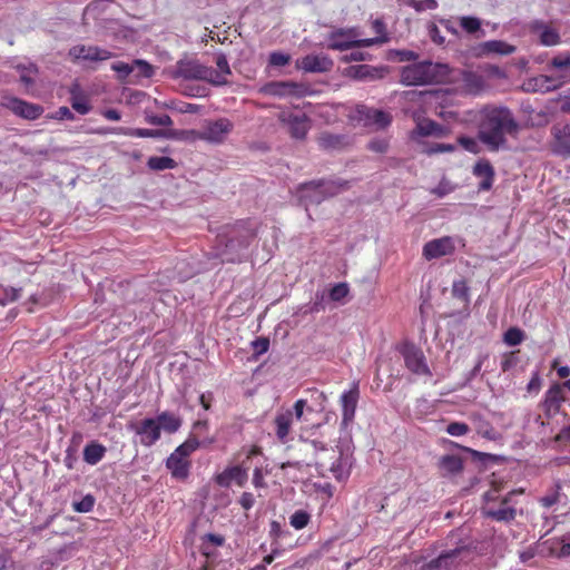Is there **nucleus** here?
<instances>
[{
    "instance_id": "obj_1",
    "label": "nucleus",
    "mask_w": 570,
    "mask_h": 570,
    "mask_svg": "<svg viewBox=\"0 0 570 570\" xmlns=\"http://www.w3.org/2000/svg\"><path fill=\"white\" fill-rule=\"evenodd\" d=\"M519 125L507 107H485L480 111L478 138L489 150L505 147V135H515Z\"/></svg>"
},
{
    "instance_id": "obj_2",
    "label": "nucleus",
    "mask_w": 570,
    "mask_h": 570,
    "mask_svg": "<svg viewBox=\"0 0 570 570\" xmlns=\"http://www.w3.org/2000/svg\"><path fill=\"white\" fill-rule=\"evenodd\" d=\"M257 229L249 219L226 225L217 235V256L223 263L240 262L242 253L256 238Z\"/></svg>"
},
{
    "instance_id": "obj_3",
    "label": "nucleus",
    "mask_w": 570,
    "mask_h": 570,
    "mask_svg": "<svg viewBox=\"0 0 570 570\" xmlns=\"http://www.w3.org/2000/svg\"><path fill=\"white\" fill-rule=\"evenodd\" d=\"M449 72L448 65L421 61L402 68L401 82L406 86L438 83L444 81Z\"/></svg>"
},
{
    "instance_id": "obj_4",
    "label": "nucleus",
    "mask_w": 570,
    "mask_h": 570,
    "mask_svg": "<svg viewBox=\"0 0 570 570\" xmlns=\"http://www.w3.org/2000/svg\"><path fill=\"white\" fill-rule=\"evenodd\" d=\"M213 442L214 439L199 441L195 435H189L184 443L175 449L166 461V468L169 470L171 476L177 480H186L191 466L189 460L190 454L197 449L212 444Z\"/></svg>"
},
{
    "instance_id": "obj_5",
    "label": "nucleus",
    "mask_w": 570,
    "mask_h": 570,
    "mask_svg": "<svg viewBox=\"0 0 570 570\" xmlns=\"http://www.w3.org/2000/svg\"><path fill=\"white\" fill-rule=\"evenodd\" d=\"M523 493V490L510 491L507 495L500 498L497 490H490L484 494V505L482 514L498 522H511L517 517V502L513 498Z\"/></svg>"
},
{
    "instance_id": "obj_6",
    "label": "nucleus",
    "mask_w": 570,
    "mask_h": 570,
    "mask_svg": "<svg viewBox=\"0 0 570 570\" xmlns=\"http://www.w3.org/2000/svg\"><path fill=\"white\" fill-rule=\"evenodd\" d=\"M173 75L174 78L207 81L212 85H219L223 81L215 69L193 59L179 60L175 66Z\"/></svg>"
},
{
    "instance_id": "obj_7",
    "label": "nucleus",
    "mask_w": 570,
    "mask_h": 570,
    "mask_svg": "<svg viewBox=\"0 0 570 570\" xmlns=\"http://www.w3.org/2000/svg\"><path fill=\"white\" fill-rule=\"evenodd\" d=\"M327 49L344 51L373 46L377 39H360L357 28H338L327 36Z\"/></svg>"
},
{
    "instance_id": "obj_8",
    "label": "nucleus",
    "mask_w": 570,
    "mask_h": 570,
    "mask_svg": "<svg viewBox=\"0 0 570 570\" xmlns=\"http://www.w3.org/2000/svg\"><path fill=\"white\" fill-rule=\"evenodd\" d=\"M564 402L566 394L563 392V386L559 383L552 384L547 390L543 400L539 404L543 415H538L535 423L542 428L549 426L551 424V420L560 413L561 406Z\"/></svg>"
},
{
    "instance_id": "obj_9",
    "label": "nucleus",
    "mask_w": 570,
    "mask_h": 570,
    "mask_svg": "<svg viewBox=\"0 0 570 570\" xmlns=\"http://www.w3.org/2000/svg\"><path fill=\"white\" fill-rule=\"evenodd\" d=\"M234 124L227 118L205 121L203 128L193 131L195 138L210 144H223L227 136L233 131Z\"/></svg>"
},
{
    "instance_id": "obj_10",
    "label": "nucleus",
    "mask_w": 570,
    "mask_h": 570,
    "mask_svg": "<svg viewBox=\"0 0 570 570\" xmlns=\"http://www.w3.org/2000/svg\"><path fill=\"white\" fill-rule=\"evenodd\" d=\"M397 351L403 356L404 364L410 372L416 375H431L421 347L412 342H404L397 347Z\"/></svg>"
},
{
    "instance_id": "obj_11",
    "label": "nucleus",
    "mask_w": 570,
    "mask_h": 570,
    "mask_svg": "<svg viewBox=\"0 0 570 570\" xmlns=\"http://www.w3.org/2000/svg\"><path fill=\"white\" fill-rule=\"evenodd\" d=\"M277 119L294 139H305L311 128L309 118L304 112L285 109L278 114Z\"/></svg>"
},
{
    "instance_id": "obj_12",
    "label": "nucleus",
    "mask_w": 570,
    "mask_h": 570,
    "mask_svg": "<svg viewBox=\"0 0 570 570\" xmlns=\"http://www.w3.org/2000/svg\"><path fill=\"white\" fill-rule=\"evenodd\" d=\"M1 105L11 110L14 115L28 120H36L43 112L42 106L28 102L17 97L2 96Z\"/></svg>"
},
{
    "instance_id": "obj_13",
    "label": "nucleus",
    "mask_w": 570,
    "mask_h": 570,
    "mask_svg": "<svg viewBox=\"0 0 570 570\" xmlns=\"http://www.w3.org/2000/svg\"><path fill=\"white\" fill-rule=\"evenodd\" d=\"M129 428L140 436V444L144 446L154 445L161 436L160 425L154 417H147L138 423H132Z\"/></svg>"
},
{
    "instance_id": "obj_14",
    "label": "nucleus",
    "mask_w": 570,
    "mask_h": 570,
    "mask_svg": "<svg viewBox=\"0 0 570 570\" xmlns=\"http://www.w3.org/2000/svg\"><path fill=\"white\" fill-rule=\"evenodd\" d=\"M528 29L531 33L539 37V42L546 47H553L561 42V37L558 29L553 28L551 23H548L540 19H534L529 22Z\"/></svg>"
},
{
    "instance_id": "obj_15",
    "label": "nucleus",
    "mask_w": 570,
    "mask_h": 570,
    "mask_svg": "<svg viewBox=\"0 0 570 570\" xmlns=\"http://www.w3.org/2000/svg\"><path fill=\"white\" fill-rule=\"evenodd\" d=\"M455 250V243L451 236H443L432 239L423 246V257L428 261L452 255Z\"/></svg>"
},
{
    "instance_id": "obj_16",
    "label": "nucleus",
    "mask_w": 570,
    "mask_h": 570,
    "mask_svg": "<svg viewBox=\"0 0 570 570\" xmlns=\"http://www.w3.org/2000/svg\"><path fill=\"white\" fill-rule=\"evenodd\" d=\"M247 466L245 462L239 465L226 468L223 472L215 475V482L223 488H229L234 482L238 487H244L248 480Z\"/></svg>"
},
{
    "instance_id": "obj_17",
    "label": "nucleus",
    "mask_w": 570,
    "mask_h": 570,
    "mask_svg": "<svg viewBox=\"0 0 570 570\" xmlns=\"http://www.w3.org/2000/svg\"><path fill=\"white\" fill-rule=\"evenodd\" d=\"M551 134V150L556 155L570 157V122L554 125Z\"/></svg>"
},
{
    "instance_id": "obj_18",
    "label": "nucleus",
    "mask_w": 570,
    "mask_h": 570,
    "mask_svg": "<svg viewBox=\"0 0 570 570\" xmlns=\"http://www.w3.org/2000/svg\"><path fill=\"white\" fill-rule=\"evenodd\" d=\"M69 56L75 60L104 61L110 59L114 55L107 49L98 46L77 45L70 48Z\"/></svg>"
},
{
    "instance_id": "obj_19",
    "label": "nucleus",
    "mask_w": 570,
    "mask_h": 570,
    "mask_svg": "<svg viewBox=\"0 0 570 570\" xmlns=\"http://www.w3.org/2000/svg\"><path fill=\"white\" fill-rule=\"evenodd\" d=\"M334 66L327 55H307L296 61V67L305 72H328Z\"/></svg>"
},
{
    "instance_id": "obj_20",
    "label": "nucleus",
    "mask_w": 570,
    "mask_h": 570,
    "mask_svg": "<svg viewBox=\"0 0 570 570\" xmlns=\"http://www.w3.org/2000/svg\"><path fill=\"white\" fill-rule=\"evenodd\" d=\"M360 397L357 385H354L351 390L345 391L341 395L342 406V426L347 428L354 420L356 406Z\"/></svg>"
},
{
    "instance_id": "obj_21",
    "label": "nucleus",
    "mask_w": 570,
    "mask_h": 570,
    "mask_svg": "<svg viewBox=\"0 0 570 570\" xmlns=\"http://www.w3.org/2000/svg\"><path fill=\"white\" fill-rule=\"evenodd\" d=\"M387 73V67H373L370 65L350 66L345 69V76L356 80L382 79Z\"/></svg>"
},
{
    "instance_id": "obj_22",
    "label": "nucleus",
    "mask_w": 570,
    "mask_h": 570,
    "mask_svg": "<svg viewBox=\"0 0 570 570\" xmlns=\"http://www.w3.org/2000/svg\"><path fill=\"white\" fill-rule=\"evenodd\" d=\"M356 112L360 116V120H363L365 125H375L377 128H385L392 120L390 114L383 110L368 108L364 105L357 106Z\"/></svg>"
},
{
    "instance_id": "obj_23",
    "label": "nucleus",
    "mask_w": 570,
    "mask_h": 570,
    "mask_svg": "<svg viewBox=\"0 0 570 570\" xmlns=\"http://www.w3.org/2000/svg\"><path fill=\"white\" fill-rule=\"evenodd\" d=\"M353 465V456L348 450L344 451L342 449L338 450V454L334 462L330 465V471L333 476L342 482L348 479L351 474V469Z\"/></svg>"
},
{
    "instance_id": "obj_24",
    "label": "nucleus",
    "mask_w": 570,
    "mask_h": 570,
    "mask_svg": "<svg viewBox=\"0 0 570 570\" xmlns=\"http://www.w3.org/2000/svg\"><path fill=\"white\" fill-rule=\"evenodd\" d=\"M473 175L481 178L479 190H490L494 183L495 171L488 159H480L473 166Z\"/></svg>"
},
{
    "instance_id": "obj_25",
    "label": "nucleus",
    "mask_w": 570,
    "mask_h": 570,
    "mask_svg": "<svg viewBox=\"0 0 570 570\" xmlns=\"http://www.w3.org/2000/svg\"><path fill=\"white\" fill-rule=\"evenodd\" d=\"M460 81L463 90L470 95H479L485 87L483 76L471 70L461 71Z\"/></svg>"
},
{
    "instance_id": "obj_26",
    "label": "nucleus",
    "mask_w": 570,
    "mask_h": 570,
    "mask_svg": "<svg viewBox=\"0 0 570 570\" xmlns=\"http://www.w3.org/2000/svg\"><path fill=\"white\" fill-rule=\"evenodd\" d=\"M318 146L324 150H342L351 145L345 135L322 132L317 138Z\"/></svg>"
},
{
    "instance_id": "obj_27",
    "label": "nucleus",
    "mask_w": 570,
    "mask_h": 570,
    "mask_svg": "<svg viewBox=\"0 0 570 570\" xmlns=\"http://www.w3.org/2000/svg\"><path fill=\"white\" fill-rule=\"evenodd\" d=\"M275 424V434L279 442L286 443L288 441V435L293 424V412L291 410H286L282 413H278L274 420Z\"/></svg>"
},
{
    "instance_id": "obj_28",
    "label": "nucleus",
    "mask_w": 570,
    "mask_h": 570,
    "mask_svg": "<svg viewBox=\"0 0 570 570\" xmlns=\"http://www.w3.org/2000/svg\"><path fill=\"white\" fill-rule=\"evenodd\" d=\"M443 135V127L431 119L417 120L415 128L411 131V138L413 139L428 136L441 137Z\"/></svg>"
},
{
    "instance_id": "obj_29",
    "label": "nucleus",
    "mask_w": 570,
    "mask_h": 570,
    "mask_svg": "<svg viewBox=\"0 0 570 570\" xmlns=\"http://www.w3.org/2000/svg\"><path fill=\"white\" fill-rule=\"evenodd\" d=\"M71 107L80 115H87L91 110V105L88 96L81 90L78 83H75L69 89Z\"/></svg>"
},
{
    "instance_id": "obj_30",
    "label": "nucleus",
    "mask_w": 570,
    "mask_h": 570,
    "mask_svg": "<svg viewBox=\"0 0 570 570\" xmlns=\"http://www.w3.org/2000/svg\"><path fill=\"white\" fill-rule=\"evenodd\" d=\"M438 468L442 475H454L463 470V460L456 454H445L440 458Z\"/></svg>"
},
{
    "instance_id": "obj_31",
    "label": "nucleus",
    "mask_w": 570,
    "mask_h": 570,
    "mask_svg": "<svg viewBox=\"0 0 570 570\" xmlns=\"http://www.w3.org/2000/svg\"><path fill=\"white\" fill-rule=\"evenodd\" d=\"M301 199L311 203H320L324 196V184L322 181H309L301 185Z\"/></svg>"
},
{
    "instance_id": "obj_32",
    "label": "nucleus",
    "mask_w": 570,
    "mask_h": 570,
    "mask_svg": "<svg viewBox=\"0 0 570 570\" xmlns=\"http://www.w3.org/2000/svg\"><path fill=\"white\" fill-rule=\"evenodd\" d=\"M156 421L160 425V431L163 430L168 434L176 433L183 424L180 416L169 411L159 413L156 417Z\"/></svg>"
},
{
    "instance_id": "obj_33",
    "label": "nucleus",
    "mask_w": 570,
    "mask_h": 570,
    "mask_svg": "<svg viewBox=\"0 0 570 570\" xmlns=\"http://www.w3.org/2000/svg\"><path fill=\"white\" fill-rule=\"evenodd\" d=\"M298 87L297 83L292 81H273L267 83L263 90L265 94L272 96L284 97L296 94Z\"/></svg>"
},
{
    "instance_id": "obj_34",
    "label": "nucleus",
    "mask_w": 570,
    "mask_h": 570,
    "mask_svg": "<svg viewBox=\"0 0 570 570\" xmlns=\"http://www.w3.org/2000/svg\"><path fill=\"white\" fill-rule=\"evenodd\" d=\"M515 47L503 40H490L481 45V51L484 55L497 53L502 56L512 55L515 51Z\"/></svg>"
},
{
    "instance_id": "obj_35",
    "label": "nucleus",
    "mask_w": 570,
    "mask_h": 570,
    "mask_svg": "<svg viewBox=\"0 0 570 570\" xmlns=\"http://www.w3.org/2000/svg\"><path fill=\"white\" fill-rule=\"evenodd\" d=\"M106 451L107 449L105 445L97 441H92L83 449V460L90 465H96L104 459Z\"/></svg>"
},
{
    "instance_id": "obj_36",
    "label": "nucleus",
    "mask_w": 570,
    "mask_h": 570,
    "mask_svg": "<svg viewBox=\"0 0 570 570\" xmlns=\"http://www.w3.org/2000/svg\"><path fill=\"white\" fill-rule=\"evenodd\" d=\"M462 549H453L441 553L438 558L431 560L423 567V570H448L452 563V560L461 552Z\"/></svg>"
},
{
    "instance_id": "obj_37",
    "label": "nucleus",
    "mask_w": 570,
    "mask_h": 570,
    "mask_svg": "<svg viewBox=\"0 0 570 570\" xmlns=\"http://www.w3.org/2000/svg\"><path fill=\"white\" fill-rule=\"evenodd\" d=\"M99 132L128 135V136H135V137H141V138L157 137L159 135V132L154 129H142V128L129 129V128H121V127L120 128H107V129L100 130Z\"/></svg>"
},
{
    "instance_id": "obj_38",
    "label": "nucleus",
    "mask_w": 570,
    "mask_h": 570,
    "mask_svg": "<svg viewBox=\"0 0 570 570\" xmlns=\"http://www.w3.org/2000/svg\"><path fill=\"white\" fill-rule=\"evenodd\" d=\"M147 166L151 170L160 171V170H165V169H174L177 166V164L170 157H167V156H154V157H150L148 159Z\"/></svg>"
},
{
    "instance_id": "obj_39",
    "label": "nucleus",
    "mask_w": 570,
    "mask_h": 570,
    "mask_svg": "<svg viewBox=\"0 0 570 570\" xmlns=\"http://www.w3.org/2000/svg\"><path fill=\"white\" fill-rule=\"evenodd\" d=\"M461 28L469 35H475L476 32H481V36L484 35V31L481 29L482 22L476 17L463 16L459 19Z\"/></svg>"
},
{
    "instance_id": "obj_40",
    "label": "nucleus",
    "mask_w": 570,
    "mask_h": 570,
    "mask_svg": "<svg viewBox=\"0 0 570 570\" xmlns=\"http://www.w3.org/2000/svg\"><path fill=\"white\" fill-rule=\"evenodd\" d=\"M225 543V538L222 534L207 533L203 537L202 550L203 553L209 557L213 551L212 547H222Z\"/></svg>"
},
{
    "instance_id": "obj_41",
    "label": "nucleus",
    "mask_w": 570,
    "mask_h": 570,
    "mask_svg": "<svg viewBox=\"0 0 570 570\" xmlns=\"http://www.w3.org/2000/svg\"><path fill=\"white\" fill-rule=\"evenodd\" d=\"M562 497L564 495L561 493V484L558 482L549 493L540 498L539 502L544 508H551L557 503H561Z\"/></svg>"
},
{
    "instance_id": "obj_42",
    "label": "nucleus",
    "mask_w": 570,
    "mask_h": 570,
    "mask_svg": "<svg viewBox=\"0 0 570 570\" xmlns=\"http://www.w3.org/2000/svg\"><path fill=\"white\" fill-rule=\"evenodd\" d=\"M311 521V514L305 510H296L291 517H289V524L296 529L302 530L308 525Z\"/></svg>"
},
{
    "instance_id": "obj_43",
    "label": "nucleus",
    "mask_w": 570,
    "mask_h": 570,
    "mask_svg": "<svg viewBox=\"0 0 570 570\" xmlns=\"http://www.w3.org/2000/svg\"><path fill=\"white\" fill-rule=\"evenodd\" d=\"M216 66L218 70H216V73L223 80L218 86H223L227 83V76L232 73L228 60L224 53H219L216 56Z\"/></svg>"
},
{
    "instance_id": "obj_44",
    "label": "nucleus",
    "mask_w": 570,
    "mask_h": 570,
    "mask_svg": "<svg viewBox=\"0 0 570 570\" xmlns=\"http://www.w3.org/2000/svg\"><path fill=\"white\" fill-rule=\"evenodd\" d=\"M524 332L519 327H510L503 334V342L509 346H515L523 342Z\"/></svg>"
},
{
    "instance_id": "obj_45",
    "label": "nucleus",
    "mask_w": 570,
    "mask_h": 570,
    "mask_svg": "<svg viewBox=\"0 0 570 570\" xmlns=\"http://www.w3.org/2000/svg\"><path fill=\"white\" fill-rule=\"evenodd\" d=\"M550 66L557 70L566 71L570 73V53L569 52H560L557 56H554L551 61Z\"/></svg>"
},
{
    "instance_id": "obj_46",
    "label": "nucleus",
    "mask_w": 570,
    "mask_h": 570,
    "mask_svg": "<svg viewBox=\"0 0 570 570\" xmlns=\"http://www.w3.org/2000/svg\"><path fill=\"white\" fill-rule=\"evenodd\" d=\"M372 29L376 33V37L373 39H377V41L373 42L374 45H382L389 41V37L386 33V27L382 19H375L372 21Z\"/></svg>"
},
{
    "instance_id": "obj_47",
    "label": "nucleus",
    "mask_w": 570,
    "mask_h": 570,
    "mask_svg": "<svg viewBox=\"0 0 570 570\" xmlns=\"http://www.w3.org/2000/svg\"><path fill=\"white\" fill-rule=\"evenodd\" d=\"M134 72L137 77L150 78L154 75V68L145 60L136 59L132 61Z\"/></svg>"
},
{
    "instance_id": "obj_48",
    "label": "nucleus",
    "mask_w": 570,
    "mask_h": 570,
    "mask_svg": "<svg viewBox=\"0 0 570 570\" xmlns=\"http://www.w3.org/2000/svg\"><path fill=\"white\" fill-rule=\"evenodd\" d=\"M95 502L94 495L87 494L80 501H75L72 508L76 512L87 513L94 509Z\"/></svg>"
},
{
    "instance_id": "obj_49",
    "label": "nucleus",
    "mask_w": 570,
    "mask_h": 570,
    "mask_svg": "<svg viewBox=\"0 0 570 570\" xmlns=\"http://www.w3.org/2000/svg\"><path fill=\"white\" fill-rule=\"evenodd\" d=\"M350 293L347 283L335 284L330 291V298L333 302H342Z\"/></svg>"
},
{
    "instance_id": "obj_50",
    "label": "nucleus",
    "mask_w": 570,
    "mask_h": 570,
    "mask_svg": "<svg viewBox=\"0 0 570 570\" xmlns=\"http://www.w3.org/2000/svg\"><path fill=\"white\" fill-rule=\"evenodd\" d=\"M111 69L118 73L120 81H126L129 75L134 72L132 62L117 61L111 65Z\"/></svg>"
},
{
    "instance_id": "obj_51",
    "label": "nucleus",
    "mask_w": 570,
    "mask_h": 570,
    "mask_svg": "<svg viewBox=\"0 0 570 570\" xmlns=\"http://www.w3.org/2000/svg\"><path fill=\"white\" fill-rule=\"evenodd\" d=\"M21 70L20 81L26 86L30 87L35 83V79L31 75H36L38 72V68L35 65H30L29 67H18Z\"/></svg>"
},
{
    "instance_id": "obj_52",
    "label": "nucleus",
    "mask_w": 570,
    "mask_h": 570,
    "mask_svg": "<svg viewBox=\"0 0 570 570\" xmlns=\"http://www.w3.org/2000/svg\"><path fill=\"white\" fill-rule=\"evenodd\" d=\"M452 294L454 297L463 301L469 302V287L466 285L465 281H456L453 283L452 286Z\"/></svg>"
},
{
    "instance_id": "obj_53",
    "label": "nucleus",
    "mask_w": 570,
    "mask_h": 570,
    "mask_svg": "<svg viewBox=\"0 0 570 570\" xmlns=\"http://www.w3.org/2000/svg\"><path fill=\"white\" fill-rule=\"evenodd\" d=\"M458 142L463 149H465L466 151H469L471 154H479L481 150L479 142L476 141L475 138L460 136L458 138Z\"/></svg>"
},
{
    "instance_id": "obj_54",
    "label": "nucleus",
    "mask_w": 570,
    "mask_h": 570,
    "mask_svg": "<svg viewBox=\"0 0 570 570\" xmlns=\"http://www.w3.org/2000/svg\"><path fill=\"white\" fill-rule=\"evenodd\" d=\"M252 347L254 356L258 357L268 351L269 340L263 336L257 337L255 341L252 342Z\"/></svg>"
},
{
    "instance_id": "obj_55",
    "label": "nucleus",
    "mask_w": 570,
    "mask_h": 570,
    "mask_svg": "<svg viewBox=\"0 0 570 570\" xmlns=\"http://www.w3.org/2000/svg\"><path fill=\"white\" fill-rule=\"evenodd\" d=\"M469 431V425L463 422H451L446 426V432L452 436H462L468 434Z\"/></svg>"
},
{
    "instance_id": "obj_56",
    "label": "nucleus",
    "mask_w": 570,
    "mask_h": 570,
    "mask_svg": "<svg viewBox=\"0 0 570 570\" xmlns=\"http://www.w3.org/2000/svg\"><path fill=\"white\" fill-rule=\"evenodd\" d=\"M291 60V56L281 51H274L269 55L268 62L274 67H283Z\"/></svg>"
},
{
    "instance_id": "obj_57",
    "label": "nucleus",
    "mask_w": 570,
    "mask_h": 570,
    "mask_svg": "<svg viewBox=\"0 0 570 570\" xmlns=\"http://www.w3.org/2000/svg\"><path fill=\"white\" fill-rule=\"evenodd\" d=\"M371 59V55L361 50H353L352 52L344 55L341 58L343 62H352V61H366Z\"/></svg>"
},
{
    "instance_id": "obj_58",
    "label": "nucleus",
    "mask_w": 570,
    "mask_h": 570,
    "mask_svg": "<svg viewBox=\"0 0 570 570\" xmlns=\"http://www.w3.org/2000/svg\"><path fill=\"white\" fill-rule=\"evenodd\" d=\"M550 550L552 553H556L558 557H568L570 556V543L552 541Z\"/></svg>"
},
{
    "instance_id": "obj_59",
    "label": "nucleus",
    "mask_w": 570,
    "mask_h": 570,
    "mask_svg": "<svg viewBox=\"0 0 570 570\" xmlns=\"http://www.w3.org/2000/svg\"><path fill=\"white\" fill-rule=\"evenodd\" d=\"M454 150H455L454 145L443 144V142H434L428 148L426 154L433 155V154H440V153H452Z\"/></svg>"
},
{
    "instance_id": "obj_60",
    "label": "nucleus",
    "mask_w": 570,
    "mask_h": 570,
    "mask_svg": "<svg viewBox=\"0 0 570 570\" xmlns=\"http://www.w3.org/2000/svg\"><path fill=\"white\" fill-rule=\"evenodd\" d=\"M367 148L374 153L384 154L387 151L389 142L385 139H373L368 142Z\"/></svg>"
},
{
    "instance_id": "obj_61",
    "label": "nucleus",
    "mask_w": 570,
    "mask_h": 570,
    "mask_svg": "<svg viewBox=\"0 0 570 570\" xmlns=\"http://www.w3.org/2000/svg\"><path fill=\"white\" fill-rule=\"evenodd\" d=\"M147 121L155 126H171L173 125L171 118L166 114L148 116Z\"/></svg>"
},
{
    "instance_id": "obj_62",
    "label": "nucleus",
    "mask_w": 570,
    "mask_h": 570,
    "mask_svg": "<svg viewBox=\"0 0 570 570\" xmlns=\"http://www.w3.org/2000/svg\"><path fill=\"white\" fill-rule=\"evenodd\" d=\"M429 36L435 45L442 46L445 42V38L441 35V31L435 23H431L429 26Z\"/></svg>"
},
{
    "instance_id": "obj_63",
    "label": "nucleus",
    "mask_w": 570,
    "mask_h": 570,
    "mask_svg": "<svg viewBox=\"0 0 570 570\" xmlns=\"http://www.w3.org/2000/svg\"><path fill=\"white\" fill-rule=\"evenodd\" d=\"M283 534H284V530L282 528V524L278 521L273 520L269 525L271 538L276 541L279 538H282Z\"/></svg>"
},
{
    "instance_id": "obj_64",
    "label": "nucleus",
    "mask_w": 570,
    "mask_h": 570,
    "mask_svg": "<svg viewBox=\"0 0 570 570\" xmlns=\"http://www.w3.org/2000/svg\"><path fill=\"white\" fill-rule=\"evenodd\" d=\"M255 498L250 492H244L239 498V504L244 510H249L254 507Z\"/></svg>"
}]
</instances>
